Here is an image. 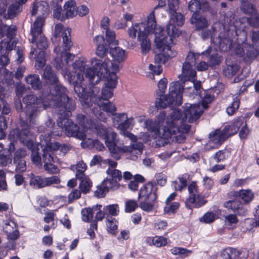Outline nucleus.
Instances as JSON below:
<instances>
[{
    "instance_id": "obj_40",
    "label": "nucleus",
    "mask_w": 259,
    "mask_h": 259,
    "mask_svg": "<svg viewBox=\"0 0 259 259\" xmlns=\"http://www.w3.org/2000/svg\"><path fill=\"white\" fill-rule=\"evenodd\" d=\"M103 187L99 186L98 190L95 192V196L97 198H104L106 195V193L108 192L109 190L112 189L109 187V184L105 182V184L102 182Z\"/></svg>"
},
{
    "instance_id": "obj_12",
    "label": "nucleus",
    "mask_w": 259,
    "mask_h": 259,
    "mask_svg": "<svg viewBox=\"0 0 259 259\" xmlns=\"http://www.w3.org/2000/svg\"><path fill=\"white\" fill-rule=\"evenodd\" d=\"M153 182H148L143 185L138 193V200L143 199L139 203V207L146 212L154 209V202L157 198V194L152 191Z\"/></svg>"
},
{
    "instance_id": "obj_50",
    "label": "nucleus",
    "mask_w": 259,
    "mask_h": 259,
    "mask_svg": "<svg viewBox=\"0 0 259 259\" xmlns=\"http://www.w3.org/2000/svg\"><path fill=\"white\" fill-rule=\"evenodd\" d=\"M62 9L60 5L57 4L53 9V16L55 18L61 21H64V13H62Z\"/></svg>"
},
{
    "instance_id": "obj_20",
    "label": "nucleus",
    "mask_w": 259,
    "mask_h": 259,
    "mask_svg": "<svg viewBox=\"0 0 259 259\" xmlns=\"http://www.w3.org/2000/svg\"><path fill=\"white\" fill-rule=\"evenodd\" d=\"M145 125L148 131L154 132L156 136L164 140V143H166V140L172 136L163 135V127H165L166 124L160 125V123L157 122L156 120L153 121L150 119L146 120L145 121Z\"/></svg>"
},
{
    "instance_id": "obj_36",
    "label": "nucleus",
    "mask_w": 259,
    "mask_h": 259,
    "mask_svg": "<svg viewBox=\"0 0 259 259\" xmlns=\"http://www.w3.org/2000/svg\"><path fill=\"white\" fill-rule=\"evenodd\" d=\"M80 181L79 188L80 191L84 194H87L90 192L92 186L91 180L88 177H85Z\"/></svg>"
},
{
    "instance_id": "obj_44",
    "label": "nucleus",
    "mask_w": 259,
    "mask_h": 259,
    "mask_svg": "<svg viewBox=\"0 0 259 259\" xmlns=\"http://www.w3.org/2000/svg\"><path fill=\"white\" fill-rule=\"evenodd\" d=\"M171 252L175 255H180L182 257H186L189 256L192 251L182 247H174L171 249Z\"/></svg>"
},
{
    "instance_id": "obj_10",
    "label": "nucleus",
    "mask_w": 259,
    "mask_h": 259,
    "mask_svg": "<svg viewBox=\"0 0 259 259\" xmlns=\"http://www.w3.org/2000/svg\"><path fill=\"white\" fill-rule=\"evenodd\" d=\"M73 68L75 69H78L79 71H72L67 74V80L70 84H72L74 89V96L82 99V92L84 90V87L82 85L83 75L82 71L85 69V63L82 61H76L74 63L72 64Z\"/></svg>"
},
{
    "instance_id": "obj_57",
    "label": "nucleus",
    "mask_w": 259,
    "mask_h": 259,
    "mask_svg": "<svg viewBox=\"0 0 259 259\" xmlns=\"http://www.w3.org/2000/svg\"><path fill=\"white\" fill-rule=\"evenodd\" d=\"M227 152L226 149L220 150L216 152L214 155V159L217 162L223 161L227 159L228 155H226Z\"/></svg>"
},
{
    "instance_id": "obj_29",
    "label": "nucleus",
    "mask_w": 259,
    "mask_h": 259,
    "mask_svg": "<svg viewBox=\"0 0 259 259\" xmlns=\"http://www.w3.org/2000/svg\"><path fill=\"white\" fill-rule=\"evenodd\" d=\"M45 18L41 16H38L33 23V27L31 28L30 34L32 36L31 42H35L37 39V36L41 35L42 33L41 27L43 25V21Z\"/></svg>"
},
{
    "instance_id": "obj_26",
    "label": "nucleus",
    "mask_w": 259,
    "mask_h": 259,
    "mask_svg": "<svg viewBox=\"0 0 259 259\" xmlns=\"http://www.w3.org/2000/svg\"><path fill=\"white\" fill-rule=\"evenodd\" d=\"M109 146L110 147L108 148L109 150L112 154V156L116 160H118L120 158V156L118 155L119 152H132L134 149H140V148H138L130 146H124L123 147H118L117 146L115 141L112 143L111 145L109 144Z\"/></svg>"
},
{
    "instance_id": "obj_5",
    "label": "nucleus",
    "mask_w": 259,
    "mask_h": 259,
    "mask_svg": "<svg viewBox=\"0 0 259 259\" xmlns=\"http://www.w3.org/2000/svg\"><path fill=\"white\" fill-rule=\"evenodd\" d=\"M66 88L58 81L57 83L49 85L46 92L43 93L44 95H51L56 98L54 101L58 115L65 110H67V115L71 114V111H73L76 107L75 101L68 97L66 94Z\"/></svg>"
},
{
    "instance_id": "obj_4",
    "label": "nucleus",
    "mask_w": 259,
    "mask_h": 259,
    "mask_svg": "<svg viewBox=\"0 0 259 259\" xmlns=\"http://www.w3.org/2000/svg\"><path fill=\"white\" fill-rule=\"evenodd\" d=\"M67 110H65L58 115L57 123L58 126L64 130L67 137H73L79 140H83L86 138L85 132L91 126V120L85 115L78 114L76 116L77 123H74L69 117L72 115H67Z\"/></svg>"
},
{
    "instance_id": "obj_64",
    "label": "nucleus",
    "mask_w": 259,
    "mask_h": 259,
    "mask_svg": "<svg viewBox=\"0 0 259 259\" xmlns=\"http://www.w3.org/2000/svg\"><path fill=\"white\" fill-rule=\"evenodd\" d=\"M251 39L253 45L259 49V31H252Z\"/></svg>"
},
{
    "instance_id": "obj_23",
    "label": "nucleus",
    "mask_w": 259,
    "mask_h": 259,
    "mask_svg": "<svg viewBox=\"0 0 259 259\" xmlns=\"http://www.w3.org/2000/svg\"><path fill=\"white\" fill-rule=\"evenodd\" d=\"M222 259H247L248 253L246 251H239L233 248H227L221 254Z\"/></svg>"
},
{
    "instance_id": "obj_17",
    "label": "nucleus",
    "mask_w": 259,
    "mask_h": 259,
    "mask_svg": "<svg viewBox=\"0 0 259 259\" xmlns=\"http://www.w3.org/2000/svg\"><path fill=\"white\" fill-rule=\"evenodd\" d=\"M90 83L91 84L92 87L91 88V92H88L87 88L84 87V90L82 92V99L78 98L79 101L81 103L85 105L87 107H90L93 105V104L97 105V101L98 97L97 96L100 91V88L96 87L97 84H93L89 79Z\"/></svg>"
},
{
    "instance_id": "obj_2",
    "label": "nucleus",
    "mask_w": 259,
    "mask_h": 259,
    "mask_svg": "<svg viewBox=\"0 0 259 259\" xmlns=\"http://www.w3.org/2000/svg\"><path fill=\"white\" fill-rule=\"evenodd\" d=\"M167 83V79L165 78L161 79L158 83V90L156 91L155 103L157 109H164L167 107L173 109L175 106H180L182 104L184 83L180 81L171 82L169 85V94L165 95L164 94Z\"/></svg>"
},
{
    "instance_id": "obj_58",
    "label": "nucleus",
    "mask_w": 259,
    "mask_h": 259,
    "mask_svg": "<svg viewBox=\"0 0 259 259\" xmlns=\"http://www.w3.org/2000/svg\"><path fill=\"white\" fill-rule=\"evenodd\" d=\"M214 99V96L210 94L205 95L202 99L201 105L204 109H207L208 104H210Z\"/></svg>"
},
{
    "instance_id": "obj_3",
    "label": "nucleus",
    "mask_w": 259,
    "mask_h": 259,
    "mask_svg": "<svg viewBox=\"0 0 259 259\" xmlns=\"http://www.w3.org/2000/svg\"><path fill=\"white\" fill-rule=\"evenodd\" d=\"M170 20L166 25L165 28L159 27L155 33L158 34L155 38V44L156 48L160 50H169L170 44L172 42V38L179 36L181 34V31L176 27L182 26L185 22V16L179 12H174L169 14Z\"/></svg>"
},
{
    "instance_id": "obj_13",
    "label": "nucleus",
    "mask_w": 259,
    "mask_h": 259,
    "mask_svg": "<svg viewBox=\"0 0 259 259\" xmlns=\"http://www.w3.org/2000/svg\"><path fill=\"white\" fill-rule=\"evenodd\" d=\"M184 116V112L180 109L174 110L169 117L166 118V126L163 127V135L166 136L176 135L180 131L179 124Z\"/></svg>"
},
{
    "instance_id": "obj_25",
    "label": "nucleus",
    "mask_w": 259,
    "mask_h": 259,
    "mask_svg": "<svg viewBox=\"0 0 259 259\" xmlns=\"http://www.w3.org/2000/svg\"><path fill=\"white\" fill-rule=\"evenodd\" d=\"M27 142V146L29 149L31 151L32 160L34 162H39L41 161V153L39 152L40 148L44 147V144H39L35 146L32 140H29V136L27 140L24 141Z\"/></svg>"
},
{
    "instance_id": "obj_14",
    "label": "nucleus",
    "mask_w": 259,
    "mask_h": 259,
    "mask_svg": "<svg viewBox=\"0 0 259 259\" xmlns=\"http://www.w3.org/2000/svg\"><path fill=\"white\" fill-rule=\"evenodd\" d=\"M71 31L70 28H67L62 33L63 38L62 50L61 47H56L54 49L55 52H57V49H59V51H60L61 57L63 58L64 61L67 65H69L70 62L73 60L75 57V55L73 54L67 52L73 45L71 39Z\"/></svg>"
},
{
    "instance_id": "obj_39",
    "label": "nucleus",
    "mask_w": 259,
    "mask_h": 259,
    "mask_svg": "<svg viewBox=\"0 0 259 259\" xmlns=\"http://www.w3.org/2000/svg\"><path fill=\"white\" fill-rule=\"evenodd\" d=\"M239 68V66L236 64L229 65L223 69V73L226 77H231L235 75Z\"/></svg>"
},
{
    "instance_id": "obj_30",
    "label": "nucleus",
    "mask_w": 259,
    "mask_h": 259,
    "mask_svg": "<svg viewBox=\"0 0 259 259\" xmlns=\"http://www.w3.org/2000/svg\"><path fill=\"white\" fill-rule=\"evenodd\" d=\"M190 196L185 201L186 207L192 209V206L190 203H194L196 200V195L198 194V189L195 182H192L188 187Z\"/></svg>"
},
{
    "instance_id": "obj_8",
    "label": "nucleus",
    "mask_w": 259,
    "mask_h": 259,
    "mask_svg": "<svg viewBox=\"0 0 259 259\" xmlns=\"http://www.w3.org/2000/svg\"><path fill=\"white\" fill-rule=\"evenodd\" d=\"M135 26L137 27L140 26L143 28V30H141V27L139 28L138 39L141 42V52L146 54L149 52L151 49V42L150 40L147 38V36L150 33H154L156 30V22L154 12H152L148 15L147 24L141 22L136 23Z\"/></svg>"
},
{
    "instance_id": "obj_7",
    "label": "nucleus",
    "mask_w": 259,
    "mask_h": 259,
    "mask_svg": "<svg viewBox=\"0 0 259 259\" xmlns=\"http://www.w3.org/2000/svg\"><path fill=\"white\" fill-rule=\"evenodd\" d=\"M109 54L113 58L112 61L109 59H105L104 61L98 59L96 58H93L91 59L92 68L96 69L97 65H102L107 68V72H114L116 73L119 71V64L124 61L126 56L125 54V51L122 49L116 46H114L109 48Z\"/></svg>"
},
{
    "instance_id": "obj_31",
    "label": "nucleus",
    "mask_w": 259,
    "mask_h": 259,
    "mask_svg": "<svg viewBox=\"0 0 259 259\" xmlns=\"http://www.w3.org/2000/svg\"><path fill=\"white\" fill-rule=\"evenodd\" d=\"M65 20L72 18L77 14L76 11V2L74 1L70 0L66 2L64 6Z\"/></svg>"
},
{
    "instance_id": "obj_18",
    "label": "nucleus",
    "mask_w": 259,
    "mask_h": 259,
    "mask_svg": "<svg viewBox=\"0 0 259 259\" xmlns=\"http://www.w3.org/2000/svg\"><path fill=\"white\" fill-rule=\"evenodd\" d=\"M95 129L98 136L105 140V143L109 148V144L111 145V143L115 141L117 134L113 131L111 128H107L104 124L100 123L95 124Z\"/></svg>"
},
{
    "instance_id": "obj_60",
    "label": "nucleus",
    "mask_w": 259,
    "mask_h": 259,
    "mask_svg": "<svg viewBox=\"0 0 259 259\" xmlns=\"http://www.w3.org/2000/svg\"><path fill=\"white\" fill-rule=\"evenodd\" d=\"M169 14L177 12L179 8V0H167Z\"/></svg>"
},
{
    "instance_id": "obj_27",
    "label": "nucleus",
    "mask_w": 259,
    "mask_h": 259,
    "mask_svg": "<svg viewBox=\"0 0 259 259\" xmlns=\"http://www.w3.org/2000/svg\"><path fill=\"white\" fill-rule=\"evenodd\" d=\"M49 7L48 3L45 1H41L37 4L34 3L31 10V15L35 16L37 13L38 16L46 18L49 14Z\"/></svg>"
},
{
    "instance_id": "obj_19",
    "label": "nucleus",
    "mask_w": 259,
    "mask_h": 259,
    "mask_svg": "<svg viewBox=\"0 0 259 259\" xmlns=\"http://www.w3.org/2000/svg\"><path fill=\"white\" fill-rule=\"evenodd\" d=\"M203 112V110L198 104L186 106V108L184 110V116L181 122H186L187 120L189 123H193L200 117Z\"/></svg>"
},
{
    "instance_id": "obj_35",
    "label": "nucleus",
    "mask_w": 259,
    "mask_h": 259,
    "mask_svg": "<svg viewBox=\"0 0 259 259\" xmlns=\"http://www.w3.org/2000/svg\"><path fill=\"white\" fill-rule=\"evenodd\" d=\"M157 48L158 49V48ZM158 49L159 50V51L164 52V53L158 54L155 56V57H154L155 62L157 64H158V65H160V64H161V63L164 64L166 61H168V60L169 58H172L175 56L174 55H173L171 54H169L168 52H166V53L165 52V51H171V49L169 50L166 49L163 51L162 50H160L159 48H158Z\"/></svg>"
},
{
    "instance_id": "obj_15",
    "label": "nucleus",
    "mask_w": 259,
    "mask_h": 259,
    "mask_svg": "<svg viewBox=\"0 0 259 259\" xmlns=\"http://www.w3.org/2000/svg\"><path fill=\"white\" fill-rule=\"evenodd\" d=\"M20 125V127L13 129L10 132L8 138L10 141L15 142L19 140L21 142L24 143V141L27 140L30 134L29 125L26 121L22 120Z\"/></svg>"
},
{
    "instance_id": "obj_56",
    "label": "nucleus",
    "mask_w": 259,
    "mask_h": 259,
    "mask_svg": "<svg viewBox=\"0 0 259 259\" xmlns=\"http://www.w3.org/2000/svg\"><path fill=\"white\" fill-rule=\"evenodd\" d=\"M259 55V49L253 46L250 47L248 50H247L246 53V57L249 59H254L257 57Z\"/></svg>"
},
{
    "instance_id": "obj_63",
    "label": "nucleus",
    "mask_w": 259,
    "mask_h": 259,
    "mask_svg": "<svg viewBox=\"0 0 259 259\" xmlns=\"http://www.w3.org/2000/svg\"><path fill=\"white\" fill-rule=\"evenodd\" d=\"M223 129L226 130L225 132L228 137L236 134L238 131V128H236L233 124L226 125Z\"/></svg>"
},
{
    "instance_id": "obj_37",
    "label": "nucleus",
    "mask_w": 259,
    "mask_h": 259,
    "mask_svg": "<svg viewBox=\"0 0 259 259\" xmlns=\"http://www.w3.org/2000/svg\"><path fill=\"white\" fill-rule=\"evenodd\" d=\"M46 53L44 51H40L36 55H35L36 58L35 67L38 68H42L45 67L46 63Z\"/></svg>"
},
{
    "instance_id": "obj_38",
    "label": "nucleus",
    "mask_w": 259,
    "mask_h": 259,
    "mask_svg": "<svg viewBox=\"0 0 259 259\" xmlns=\"http://www.w3.org/2000/svg\"><path fill=\"white\" fill-rule=\"evenodd\" d=\"M116 220L114 218H112L111 216L107 219V226L108 227V232L112 235L115 236L117 233L118 226L116 224Z\"/></svg>"
},
{
    "instance_id": "obj_47",
    "label": "nucleus",
    "mask_w": 259,
    "mask_h": 259,
    "mask_svg": "<svg viewBox=\"0 0 259 259\" xmlns=\"http://www.w3.org/2000/svg\"><path fill=\"white\" fill-rule=\"evenodd\" d=\"M138 207V204L135 200H128L125 203V211L130 213L134 211Z\"/></svg>"
},
{
    "instance_id": "obj_54",
    "label": "nucleus",
    "mask_w": 259,
    "mask_h": 259,
    "mask_svg": "<svg viewBox=\"0 0 259 259\" xmlns=\"http://www.w3.org/2000/svg\"><path fill=\"white\" fill-rule=\"evenodd\" d=\"M35 42H36V46L37 48L40 51H44V50L47 49L48 46L47 39L44 36L40 35V38L38 41H36V40Z\"/></svg>"
},
{
    "instance_id": "obj_61",
    "label": "nucleus",
    "mask_w": 259,
    "mask_h": 259,
    "mask_svg": "<svg viewBox=\"0 0 259 259\" xmlns=\"http://www.w3.org/2000/svg\"><path fill=\"white\" fill-rule=\"evenodd\" d=\"M152 242L153 244L157 247L164 246L167 243L166 239L162 236H156L153 238Z\"/></svg>"
},
{
    "instance_id": "obj_46",
    "label": "nucleus",
    "mask_w": 259,
    "mask_h": 259,
    "mask_svg": "<svg viewBox=\"0 0 259 259\" xmlns=\"http://www.w3.org/2000/svg\"><path fill=\"white\" fill-rule=\"evenodd\" d=\"M239 104L240 100L238 97H236L233 99V102L231 104V105L229 106L226 109V112L228 114L232 115L238 109Z\"/></svg>"
},
{
    "instance_id": "obj_32",
    "label": "nucleus",
    "mask_w": 259,
    "mask_h": 259,
    "mask_svg": "<svg viewBox=\"0 0 259 259\" xmlns=\"http://www.w3.org/2000/svg\"><path fill=\"white\" fill-rule=\"evenodd\" d=\"M26 83L31 85L32 89L35 90H41L42 89L41 81L37 74H31L25 77Z\"/></svg>"
},
{
    "instance_id": "obj_52",
    "label": "nucleus",
    "mask_w": 259,
    "mask_h": 259,
    "mask_svg": "<svg viewBox=\"0 0 259 259\" xmlns=\"http://www.w3.org/2000/svg\"><path fill=\"white\" fill-rule=\"evenodd\" d=\"M215 220V215L212 212H207L203 216L199 219L201 222L206 224H210L213 222Z\"/></svg>"
},
{
    "instance_id": "obj_53",
    "label": "nucleus",
    "mask_w": 259,
    "mask_h": 259,
    "mask_svg": "<svg viewBox=\"0 0 259 259\" xmlns=\"http://www.w3.org/2000/svg\"><path fill=\"white\" fill-rule=\"evenodd\" d=\"M118 208V205L116 204H114L105 206L103 209L104 211H108L109 214L111 216H116L119 212Z\"/></svg>"
},
{
    "instance_id": "obj_43",
    "label": "nucleus",
    "mask_w": 259,
    "mask_h": 259,
    "mask_svg": "<svg viewBox=\"0 0 259 259\" xmlns=\"http://www.w3.org/2000/svg\"><path fill=\"white\" fill-rule=\"evenodd\" d=\"M17 42L15 40L12 41H7L4 42V40H2L0 42V51L1 53H3V51H5L4 48H6V50L8 51H11L14 49V48L16 47Z\"/></svg>"
},
{
    "instance_id": "obj_21",
    "label": "nucleus",
    "mask_w": 259,
    "mask_h": 259,
    "mask_svg": "<svg viewBox=\"0 0 259 259\" xmlns=\"http://www.w3.org/2000/svg\"><path fill=\"white\" fill-rule=\"evenodd\" d=\"M190 21L196 31H200L202 29L207 28L209 26L208 20L201 13H193Z\"/></svg>"
},
{
    "instance_id": "obj_6",
    "label": "nucleus",
    "mask_w": 259,
    "mask_h": 259,
    "mask_svg": "<svg viewBox=\"0 0 259 259\" xmlns=\"http://www.w3.org/2000/svg\"><path fill=\"white\" fill-rule=\"evenodd\" d=\"M228 197L231 200L224 203V207L231 209L238 215H245L247 210L243 206L249 203L254 198V194L249 189H241L229 192Z\"/></svg>"
},
{
    "instance_id": "obj_45",
    "label": "nucleus",
    "mask_w": 259,
    "mask_h": 259,
    "mask_svg": "<svg viewBox=\"0 0 259 259\" xmlns=\"http://www.w3.org/2000/svg\"><path fill=\"white\" fill-rule=\"evenodd\" d=\"M241 9L244 13L250 15L256 12L254 6L252 4L248 3V2L242 3Z\"/></svg>"
},
{
    "instance_id": "obj_51",
    "label": "nucleus",
    "mask_w": 259,
    "mask_h": 259,
    "mask_svg": "<svg viewBox=\"0 0 259 259\" xmlns=\"http://www.w3.org/2000/svg\"><path fill=\"white\" fill-rule=\"evenodd\" d=\"M247 22L253 28L259 27V13L255 12L251 15L250 18H247Z\"/></svg>"
},
{
    "instance_id": "obj_33",
    "label": "nucleus",
    "mask_w": 259,
    "mask_h": 259,
    "mask_svg": "<svg viewBox=\"0 0 259 259\" xmlns=\"http://www.w3.org/2000/svg\"><path fill=\"white\" fill-rule=\"evenodd\" d=\"M225 131L226 130L224 129L222 131L217 129L214 132L209 134V138H213L215 143L221 145L229 138Z\"/></svg>"
},
{
    "instance_id": "obj_22",
    "label": "nucleus",
    "mask_w": 259,
    "mask_h": 259,
    "mask_svg": "<svg viewBox=\"0 0 259 259\" xmlns=\"http://www.w3.org/2000/svg\"><path fill=\"white\" fill-rule=\"evenodd\" d=\"M106 173L111 176L110 179H106L103 181V183L105 184L107 182L109 184V187L111 188L112 190H116L118 189L120 186L118 182L122 179L121 172L116 169H110L108 168Z\"/></svg>"
},
{
    "instance_id": "obj_28",
    "label": "nucleus",
    "mask_w": 259,
    "mask_h": 259,
    "mask_svg": "<svg viewBox=\"0 0 259 259\" xmlns=\"http://www.w3.org/2000/svg\"><path fill=\"white\" fill-rule=\"evenodd\" d=\"M42 77L48 84V87L53 83H57L59 81L56 73L52 70L50 65L46 66L44 70Z\"/></svg>"
},
{
    "instance_id": "obj_55",
    "label": "nucleus",
    "mask_w": 259,
    "mask_h": 259,
    "mask_svg": "<svg viewBox=\"0 0 259 259\" xmlns=\"http://www.w3.org/2000/svg\"><path fill=\"white\" fill-rule=\"evenodd\" d=\"M26 155V150L23 148H19L14 153V163H17L18 160H23Z\"/></svg>"
},
{
    "instance_id": "obj_49",
    "label": "nucleus",
    "mask_w": 259,
    "mask_h": 259,
    "mask_svg": "<svg viewBox=\"0 0 259 259\" xmlns=\"http://www.w3.org/2000/svg\"><path fill=\"white\" fill-rule=\"evenodd\" d=\"M48 138L49 137L45 140L46 144L45 145H44L43 148L54 153V151L58 150L60 148V145L57 142H51L50 139L48 141Z\"/></svg>"
},
{
    "instance_id": "obj_41",
    "label": "nucleus",
    "mask_w": 259,
    "mask_h": 259,
    "mask_svg": "<svg viewBox=\"0 0 259 259\" xmlns=\"http://www.w3.org/2000/svg\"><path fill=\"white\" fill-rule=\"evenodd\" d=\"M223 58L221 56L215 53L210 55L208 61L209 67L212 69L216 68V66L219 65L222 62Z\"/></svg>"
},
{
    "instance_id": "obj_48",
    "label": "nucleus",
    "mask_w": 259,
    "mask_h": 259,
    "mask_svg": "<svg viewBox=\"0 0 259 259\" xmlns=\"http://www.w3.org/2000/svg\"><path fill=\"white\" fill-rule=\"evenodd\" d=\"M180 207V203L178 202L170 203L164 208V211L167 214H175Z\"/></svg>"
},
{
    "instance_id": "obj_42",
    "label": "nucleus",
    "mask_w": 259,
    "mask_h": 259,
    "mask_svg": "<svg viewBox=\"0 0 259 259\" xmlns=\"http://www.w3.org/2000/svg\"><path fill=\"white\" fill-rule=\"evenodd\" d=\"M14 106L16 110L20 113V116L21 118H25L26 122L29 121L28 115L24 113L25 107H23V104L20 100H16L14 101Z\"/></svg>"
},
{
    "instance_id": "obj_9",
    "label": "nucleus",
    "mask_w": 259,
    "mask_h": 259,
    "mask_svg": "<svg viewBox=\"0 0 259 259\" xmlns=\"http://www.w3.org/2000/svg\"><path fill=\"white\" fill-rule=\"evenodd\" d=\"M23 102L25 105L24 113L28 115L29 122H32L38 113L47 106L44 98L34 95L26 96L23 98Z\"/></svg>"
},
{
    "instance_id": "obj_34",
    "label": "nucleus",
    "mask_w": 259,
    "mask_h": 259,
    "mask_svg": "<svg viewBox=\"0 0 259 259\" xmlns=\"http://www.w3.org/2000/svg\"><path fill=\"white\" fill-rule=\"evenodd\" d=\"M42 152V157L44 164V168L45 169L48 170V165L50 164L52 165V162H54V157L53 156V152L51 151H49L44 148H41Z\"/></svg>"
},
{
    "instance_id": "obj_62",
    "label": "nucleus",
    "mask_w": 259,
    "mask_h": 259,
    "mask_svg": "<svg viewBox=\"0 0 259 259\" xmlns=\"http://www.w3.org/2000/svg\"><path fill=\"white\" fill-rule=\"evenodd\" d=\"M180 182L181 184V185H179L177 181H174L172 182L173 186L175 188V189L177 191H182L183 188L186 187L187 185V181L186 179L183 178L179 177Z\"/></svg>"
},
{
    "instance_id": "obj_11",
    "label": "nucleus",
    "mask_w": 259,
    "mask_h": 259,
    "mask_svg": "<svg viewBox=\"0 0 259 259\" xmlns=\"http://www.w3.org/2000/svg\"><path fill=\"white\" fill-rule=\"evenodd\" d=\"M93 42L97 46L96 54L100 58L105 57L110 47L118 45L114 31L110 29L106 31V38L103 35H99L94 38Z\"/></svg>"
},
{
    "instance_id": "obj_24",
    "label": "nucleus",
    "mask_w": 259,
    "mask_h": 259,
    "mask_svg": "<svg viewBox=\"0 0 259 259\" xmlns=\"http://www.w3.org/2000/svg\"><path fill=\"white\" fill-rule=\"evenodd\" d=\"M210 7L209 3L206 1L191 0L188 5V10L193 13H200V11L207 12Z\"/></svg>"
},
{
    "instance_id": "obj_16",
    "label": "nucleus",
    "mask_w": 259,
    "mask_h": 259,
    "mask_svg": "<svg viewBox=\"0 0 259 259\" xmlns=\"http://www.w3.org/2000/svg\"><path fill=\"white\" fill-rule=\"evenodd\" d=\"M30 185L34 189H41L54 184H59L60 179L57 176H52L45 178L40 176H36L33 174H31Z\"/></svg>"
},
{
    "instance_id": "obj_59",
    "label": "nucleus",
    "mask_w": 259,
    "mask_h": 259,
    "mask_svg": "<svg viewBox=\"0 0 259 259\" xmlns=\"http://www.w3.org/2000/svg\"><path fill=\"white\" fill-rule=\"evenodd\" d=\"M207 200H205L204 197L197 194L196 195V200L194 203H190L192 207L199 208L205 204Z\"/></svg>"
},
{
    "instance_id": "obj_1",
    "label": "nucleus",
    "mask_w": 259,
    "mask_h": 259,
    "mask_svg": "<svg viewBox=\"0 0 259 259\" xmlns=\"http://www.w3.org/2000/svg\"><path fill=\"white\" fill-rule=\"evenodd\" d=\"M96 68H88L85 71V75L94 84H98L101 80L106 81L104 87L102 90V95L99 96L97 105L104 111L113 114L116 110L115 106L109 99L113 95L114 89L117 83V76L116 72H107V68L102 65H96Z\"/></svg>"
}]
</instances>
